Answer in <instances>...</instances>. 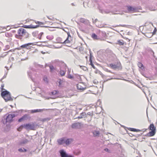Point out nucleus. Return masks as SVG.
Instances as JSON below:
<instances>
[{
  "label": "nucleus",
  "mask_w": 157,
  "mask_h": 157,
  "mask_svg": "<svg viewBox=\"0 0 157 157\" xmlns=\"http://www.w3.org/2000/svg\"><path fill=\"white\" fill-rule=\"evenodd\" d=\"M5 67L6 68V71H5V74H6V75H7V72H8V70L9 69V68H8V67H7V66H6Z\"/></svg>",
  "instance_id": "5fc2aeb1"
},
{
  "label": "nucleus",
  "mask_w": 157,
  "mask_h": 157,
  "mask_svg": "<svg viewBox=\"0 0 157 157\" xmlns=\"http://www.w3.org/2000/svg\"><path fill=\"white\" fill-rule=\"evenodd\" d=\"M81 123L77 122L72 124L71 127L73 128H80L81 127Z\"/></svg>",
  "instance_id": "f8f14e48"
},
{
  "label": "nucleus",
  "mask_w": 157,
  "mask_h": 157,
  "mask_svg": "<svg viewBox=\"0 0 157 157\" xmlns=\"http://www.w3.org/2000/svg\"><path fill=\"white\" fill-rule=\"evenodd\" d=\"M44 81L46 83H48V79H43Z\"/></svg>",
  "instance_id": "e2e57ef3"
},
{
  "label": "nucleus",
  "mask_w": 157,
  "mask_h": 157,
  "mask_svg": "<svg viewBox=\"0 0 157 157\" xmlns=\"http://www.w3.org/2000/svg\"><path fill=\"white\" fill-rule=\"evenodd\" d=\"M4 87V84H2L1 85V91H3V90H6V89L3 88V87Z\"/></svg>",
  "instance_id": "603ef678"
},
{
  "label": "nucleus",
  "mask_w": 157,
  "mask_h": 157,
  "mask_svg": "<svg viewBox=\"0 0 157 157\" xmlns=\"http://www.w3.org/2000/svg\"><path fill=\"white\" fill-rule=\"evenodd\" d=\"M28 75L29 76V77L30 78H32V77L31 75L32 73L31 71H29L28 72Z\"/></svg>",
  "instance_id": "de8ad7c7"
},
{
  "label": "nucleus",
  "mask_w": 157,
  "mask_h": 157,
  "mask_svg": "<svg viewBox=\"0 0 157 157\" xmlns=\"http://www.w3.org/2000/svg\"><path fill=\"white\" fill-rule=\"evenodd\" d=\"M16 116V115L15 114H9L6 117H5V116L4 117V118H2V122L4 124H6L7 123H10L13 121V118Z\"/></svg>",
  "instance_id": "7ed1b4c3"
},
{
  "label": "nucleus",
  "mask_w": 157,
  "mask_h": 157,
  "mask_svg": "<svg viewBox=\"0 0 157 157\" xmlns=\"http://www.w3.org/2000/svg\"><path fill=\"white\" fill-rule=\"evenodd\" d=\"M28 115L27 114L24 115L18 120V121L19 122H20L22 121L27 120L28 118Z\"/></svg>",
  "instance_id": "2eb2a0df"
},
{
  "label": "nucleus",
  "mask_w": 157,
  "mask_h": 157,
  "mask_svg": "<svg viewBox=\"0 0 157 157\" xmlns=\"http://www.w3.org/2000/svg\"><path fill=\"white\" fill-rule=\"evenodd\" d=\"M24 124H21L18 128H17V130L18 131H21L22 129L24 128Z\"/></svg>",
  "instance_id": "72a5a7b5"
},
{
  "label": "nucleus",
  "mask_w": 157,
  "mask_h": 157,
  "mask_svg": "<svg viewBox=\"0 0 157 157\" xmlns=\"http://www.w3.org/2000/svg\"><path fill=\"white\" fill-rule=\"evenodd\" d=\"M128 129L129 130H130L132 131H133V132H137L142 131V130H140L139 129H136V128H128Z\"/></svg>",
  "instance_id": "393cba45"
},
{
  "label": "nucleus",
  "mask_w": 157,
  "mask_h": 157,
  "mask_svg": "<svg viewBox=\"0 0 157 157\" xmlns=\"http://www.w3.org/2000/svg\"><path fill=\"white\" fill-rule=\"evenodd\" d=\"M156 133V132L154 131L153 130L150 131L148 133H147L145 135L146 136H152L155 135Z\"/></svg>",
  "instance_id": "f3484780"
},
{
  "label": "nucleus",
  "mask_w": 157,
  "mask_h": 157,
  "mask_svg": "<svg viewBox=\"0 0 157 157\" xmlns=\"http://www.w3.org/2000/svg\"><path fill=\"white\" fill-rule=\"evenodd\" d=\"M71 72V69H69V68H68V71L67 72V78H73L75 77H74L73 75H72L70 74Z\"/></svg>",
  "instance_id": "6ab92c4d"
},
{
  "label": "nucleus",
  "mask_w": 157,
  "mask_h": 157,
  "mask_svg": "<svg viewBox=\"0 0 157 157\" xmlns=\"http://www.w3.org/2000/svg\"><path fill=\"white\" fill-rule=\"evenodd\" d=\"M18 151L21 152H26L27 151V150L24 148H20L18 149Z\"/></svg>",
  "instance_id": "c85d7f7f"
},
{
  "label": "nucleus",
  "mask_w": 157,
  "mask_h": 157,
  "mask_svg": "<svg viewBox=\"0 0 157 157\" xmlns=\"http://www.w3.org/2000/svg\"><path fill=\"white\" fill-rule=\"evenodd\" d=\"M24 128L27 130H35L36 128L35 125L33 123L24 124Z\"/></svg>",
  "instance_id": "20e7f679"
},
{
  "label": "nucleus",
  "mask_w": 157,
  "mask_h": 157,
  "mask_svg": "<svg viewBox=\"0 0 157 157\" xmlns=\"http://www.w3.org/2000/svg\"><path fill=\"white\" fill-rule=\"evenodd\" d=\"M21 28L19 29L17 31L18 34H15V36L16 38L19 39L21 41H23V35L21 34Z\"/></svg>",
  "instance_id": "6e6552de"
},
{
  "label": "nucleus",
  "mask_w": 157,
  "mask_h": 157,
  "mask_svg": "<svg viewBox=\"0 0 157 157\" xmlns=\"http://www.w3.org/2000/svg\"><path fill=\"white\" fill-rule=\"evenodd\" d=\"M47 109H33L31 110L30 112L32 113H38V112H43V111L45 110H47Z\"/></svg>",
  "instance_id": "4468645a"
},
{
  "label": "nucleus",
  "mask_w": 157,
  "mask_h": 157,
  "mask_svg": "<svg viewBox=\"0 0 157 157\" xmlns=\"http://www.w3.org/2000/svg\"><path fill=\"white\" fill-rule=\"evenodd\" d=\"M72 40L71 39H70L68 37H67L66 40L63 41V44H67L70 43L71 41Z\"/></svg>",
  "instance_id": "bb28decb"
},
{
  "label": "nucleus",
  "mask_w": 157,
  "mask_h": 157,
  "mask_svg": "<svg viewBox=\"0 0 157 157\" xmlns=\"http://www.w3.org/2000/svg\"><path fill=\"white\" fill-rule=\"evenodd\" d=\"M47 38L50 40H51L53 38V37L52 36H47Z\"/></svg>",
  "instance_id": "ea45409f"
},
{
  "label": "nucleus",
  "mask_w": 157,
  "mask_h": 157,
  "mask_svg": "<svg viewBox=\"0 0 157 157\" xmlns=\"http://www.w3.org/2000/svg\"><path fill=\"white\" fill-rule=\"evenodd\" d=\"M81 69H83V70H84L85 71H86L87 70V68L86 67H85V66H81Z\"/></svg>",
  "instance_id": "49530a36"
},
{
  "label": "nucleus",
  "mask_w": 157,
  "mask_h": 157,
  "mask_svg": "<svg viewBox=\"0 0 157 157\" xmlns=\"http://www.w3.org/2000/svg\"><path fill=\"white\" fill-rule=\"evenodd\" d=\"M59 92L58 90H55L52 91L50 93V95H54L59 93Z\"/></svg>",
  "instance_id": "cd10ccee"
},
{
  "label": "nucleus",
  "mask_w": 157,
  "mask_h": 157,
  "mask_svg": "<svg viewBox=\"0 0 157 157\" xmlns=\"http://www.w3.org/2000/svg\"><path fill=\"white\" fill-rule=\"evenodd\" d=\"M65 83L64 79H58L56 82V84L59 87H62L64 86Z\"/></svg>",
  "instance_id": "0eeeda50"
},
{
  "label": "nucleus",
  "mask_w": 157,
  "mask_h": 157,
  "mask_svg": "<svg viewBox=\"0 0 157 157\" xmlns=\"http://www.w3.org/2000/svg\"><path fill=\"white\" fill-rule=\"evenodd\" d=\"M21 34H22L23 35L27 33L25 29L22 28H21Z\"/></svg>",
  "instance_id": "e433bc0d"
},
{
  "label": "nucleus",
  "mask_w": 157,
  "mask_h": 157,
  "mask_svg": "<svg viewBox=\"0 0 157 157\" xmlns=\"http://www.w3.org/2000/svg\"><path fill=\"white\" fill-rule=\"evenodd\" d=\"M92 133L93 134L94 137L98 136H99L100 133L99 131L95 130L92 132Z\"/></svg>",
  "instance_id": "4be33fe9"
},
{
  "label": "nucleus",
  "mask_w": 157,
  "mask_h": 157,
  "mask_svg": "<svg viewBox=\"0 0 157 157\" xmlns=\"http://www.w3.org/2000/svg\"><path fill=\"white\" fill-rule=\"evenodd\" d=\"M156 28H155L154 29L153 32L152 33H150V34H151V36H152L153 35L155 34L156 33Z\"/></svg>",
  "instance_id": "c03bdc74"
},
{
  "label": "nucleus",
  "mask_w": 157,
  "mask_h": 157,
  "mask_svg": "<svg viewBox=\"0 0 157 157\" xmlns=\"http://www.w3.org/2000/svg\"><path fill=\"white\" fill-rule=\"evenodd\" d=\"M124 42L122 40H119L117 41V44L120 45H122L124 44Z\"/></svg>",
  "instance_id": "473e14b6"
},
{
  "label": "nucleus",
  "mask_w": 157,
  "mask_h": 157,
  "mask_svg": "<svg viewBox=\"0 0 157 157\" xmlns=\"http://www.w3.org/2000/svg\"><path fill=\"white\" fill-rule=\"evenodd\" d=\"M87 115L91 116H93V112L92 111V112H89L87 113Z\"/></svg>",
  "instance_id": "09e8293b"
},
{
  "label": "nucleus",
  "mask_w": 157,
  "mask_h": 157,
  "mask_svg": "<svg viewBox=\"0 0 157 157\" xmlns=\"http://www.w3.org/2000/svg\"><path fill=\"white\" fill-rule=\"evenodd\" d=\"M90 62V65L92 66V67L94 69L95 68V67L94 66V65L92 63V61H91V62Z\"/></svg>",
  "instance_id": "6e6d98bb"
},
{
  "label": "nucleus",
  "mask_w": 157,
  "mask_h": 157,
  "mask_svg": "<svg viewBox=\"0 0 157 157\" xmlns=\"http://www.w3.org/2000/svg\"><path fill=\"white\" fill-rule=\"evenodd\" d=\"M104 151H105L108 152H109V151H110L109 149L108 148H105L104 149Z\"/></svg>",
  "instance_id": "680f3d73"
},
{
  "label": "nucleus",
  "mask_w": 157,
  "mask_h": 157,
  "mask_svg": "<svg viewBox=\"0 0 157 157\" xmlns=\"http://www.w3.org/2000/svg\"><path fill=\"white\" fill-rule=\"evenodd\" d=\"M75 75L76 76V78H77L78 79V78H81V77L80 76V75H79L77 74V75Z\"/></svg>",
  "instance_id": "13d9d810"
},
{
  "label": "nucleus",
  "mask_w": 157,
  "mask_h": 157,
  "mask_svg": "<svg viewBox=\"0 0 157 157\" xmlns=\"http://www.w3.org/2000/svg\"><path fill=\"white\" fill-rule=\"evenodd\" d=\"M90 56L89 60H90V62H91V61L92 60L91 58L93 57V56L91 54V53L90 52Z\"/></svg>",
  "instance_id": "bf43d9fd"
},
{
  "label": "nucleus",
  "mask_w": 157,
  "mask_h": 157,
  "mask_svg": "<svg viewBox=\"0 0 157 157\" xmlns=\"http://www.w3.org/2000/svg\"><path fill=\"white\" fill-rule=\"evenodd\" d=\"M81 153V151L80 150L76 151L74 152V154L76 155H78L80 154Z\"/></svg>",
  "instance_id": "4c0bfd02"
},
{
  "label": "nucleus",
  "mask_w": 157,
  "mask_h": 157,
  "mask_svg": "<svg viewBox=\"0 0 157 157\" xmlns=\"http://www.w3.org/2000/svg\"><path fill=\"white\" fill-rule=\"evenodd\" d=\"M154 74L153 75L155 76L157 75V67H155L154 69Z\"/></svg>",
  "instance_id": "f704fd0d"
},
{
  "label": "nucleus",
  "mask_w": 157,
  "mask_h": 157,
  "mask_svg": "<svg viewBox=\"0 0 157 157\" xmlns=\"http://www.w3.org/2000/svg\"><path fill=\"white\" fill-rule=\"evenodd\" d=\"M109 66L111 68L117 70H121L122 68L120 63H117L116 64L110 63L109 64Z\"/></svg>",
  "instance_id": "39448f33"
},
{
  "label": "nucleus",
  "mask_w": 157,
  "mask_h": 157,
  "mask_svg": "<svg viewBox=\"0 0 157 157\" xmlns=\"http://www.w3.org/2000/svg\"><path fill=\"white\" fill-rule=\"evenodd\" d=\"M77 34L78 36H79V37L81 38V39L82 40V37L80 35V34L79 33L77 32Z\"/></svg>",
  "instance_id": "0e129e2a"
},
{
  "label": "nucleus",
  "mask_w": 157,
  "mask_h": 157,
  "mask_svg": "<svg viewBox=\"0 0 157 157\" xmlns=\"http://www.w3.org/2000/svg\"><path fill=\"white\" fill-rule=\"evenodd\" d=\"M48 67H49L50 68V71L51 73H53L55 71H58L56 67H54L52 65H48Z\"/></svg>",
  "instance_id": "ddd939ff"
},
{
  "label": "nucleus",
  "mask_w": 157,
  "mask_h": 157,
  "mask_svg": "<svg viewBox=\"0 0 157 157\" xmlns=\"http://www.w3.org/2000/svg\"><path fill=\"white\" fill-rule=\"evenodd\" d=\"M14 60V58L11 55L10 57L9 58V61L11 62V61H13Z\"/></svg>",
  "instance_id": "a19ab883"
},
{
  "label": "nucleus",
  "mask_w": 157,
  "mask_h": 157,
  "mask_svg": "<svg viewBox=\"0 0 157 157\" xmlns=\"http://www.w3.org/2000/svg\"><path fill=\"white\" fill-rule=\"evenodd\" d=\"M56 41L59 43H63V41L62 40V39L59 37H57L56 39Z\"/></svg>",
  "instance_id": "c756f323"
},
{
  "label": "nucleus",
  "mask_w": 157,
  "mask_h": 157,
  "mask_svg": "<svg viewBox=\"0 0 157 157\" xmlns=\"http://www.w3.org/2000/svg\"><path fill=\"white\" fill-rule=\"evenodd\" d=\"M36 23V24H38L39 25H44V23L42 22H40L39 21H37L35 22Z\"/></svg>",
  "instance_id": "3c124183"
},
{
  "label": "nucleus",
  "mask_w": 157,
  "mask_h": 157,
  "mask_svg": "<svg viewBox=\"0 0 157 157\" xmlns=\"http://www.w3.org/2000/svg\"><path fill=\"white\" fill-rule=\"evenodd\" d=\"M68 36L67 37H68V38L70 39H71V36L70 35V33L69 32L67 33Z\"/></svg>",
  "instance_id": "4d7b16f0"
},
{
  "label": "nucleus",
  "mask_w": 157,
  "mask_h": 157,
  "mask_svg": "<svg viewBox=\"0 0 157 157\" xmlns=\"http://www.w3.org/2000/svg\"><path fill=\"white\" fill-rule=\"evenodd\" d=\"M42 121L43 122H44L45 121H47L46 118H45L42 119Z\"/></svg>",
  "instance_id": "774afa93"
},
{
  "label": "nucleus",
  "mask_w": 157,
  "mask_h": 157,
  "mask_svg": "<svg viewBox=\"0 0 157 157\" xmlns=\"http://www.w3.org/2000/svg\"><path fill=\"white\" fill-rule=\"evenodd\" d=\"M7 52H6L5 53V55H3V56H0V57H4V56H6V55H7Z\"/></svg>",
  "instance_id": "338daca9"
},
{
  "label": "nucleus",
  "mask_w": 157,
  "mask_h": 157,
  "mask_svg": "<svg viewBox=\"0 0 157 157\" xmlns=\"http://www.w3.org/2000/svg\"><path fill=\"white\" fill-rule=\"evenodd\" d=\"M1 95L6 102H7L8 101H12L13 100V99L11 97L10 93L6 90L1 91Z\"/></svg>",
  "instance_id": "f03ea898"
},
{
  "label": "nucleus",
  "mask_w": 157,
  "mask_h": 157,
  "mask_svg": "<svg viewBox=\"0 0 157 157\" xmlns=\"http://www.w3.org/2000/svg\"><path fill=\"white\" fill-rule=\"evenodd\" d=\"M29 142V140L27 139H25L24 140H22L20 142V144L21 145L27 143Z\"/></svg>",
  "instance_id": "a878e982"
},
{
  "label": "nucleus",
  "mask_w": 157,
  "mask_h": 157,
  "mask_svg": "<svg viewBox=\"0 0 157 157\" xmlns=\"http://www.w3.org/2000/svg\"><path fill=\"white\" fill-rule=\"evenodd\" d=\"M138 66L140 69L142 71L144 70L145 69L143 64L140 62H139L138 63Z\"/></svg>",
  "instance_id": "5701e85b"
},
{
  "label": "nucleus",
  "mask_w": 157,
  "mask_h": 157,
  "mask_svg": "<svg viewBox=\"0 0 157 157\" xmlns=\"http://www.w3.org/2000/svg\"><path fill=\"white\" fill-rule=\"evenodd\" d=\"M93 82L94 84H96L98 83V81L96 79H94Z\"/></svg>",
  "instance_id": "864d4df0"
},
{
  "label": "nucleus",
  "mask_w": 157,
  "mask_h": 157,
  "mask_svg": "<svg viewBox=\"0 0 157 157\" xmlns=\"http://www.w3.org/2000/svg\"><path fill=\"white\" fill-rule=\"evenodd\" d=\"M23 36H25V38H29V34L28 33H27L23 35Z\"/></svg>",
  "instance_id": "37998d69"
},
{
  "label": "nucleus",
  "mask_w": 157,
  "mask_h": 157,
  "mask_svg": "<svg viewBox=\"0 0 157 157\" xmlns=\"http://www.w3.org/2000/svg\"><path fill=\"white\" fill-rule=\"evenodd\" d=\"M122 80H124L125 81H127V82H130L131 83H133V84H134L135 85H136V84L135 83H134V81H132V80H127L126 79H122Z\"/></svg>",
  "instance_id": "79ce46f5"
},
{
  "label": "nucleus",
  "mask_w": 157,
  "mask_h": 157,
  "mask_svg": "<svg viewBox=\"0 0 157 157\" xmlns=\"http://www.w3.org/2000/svg\"><path fill=\"white\" fill-rule=\"evenodd\" d=\"M10 48V46L9 45H7L6 46L5 48L4 49V50L6 51L7 50L9 49Z\"/></svg>",
  "instance_id": "8fccbe9b"
},
{
  "label": "nucleus",
  "mask_w": 157,
  "mask_h": 157,
  "mask_svg": "<svg viewBox=\"0 0 157 157\" xmlns=\"http://www.w3.org/2000/svg\"><path fill=\"white\" fill-rule=\"evenodd\" d=\"M38 31H35L32 33V35L34 37H36L37 34H38Z\"/></svg>",
  "instance_id": "58836bf2"
},
{
  "label": "nucleus",
  "mask_w": 157,
  "mask_h": 157,
  "mask_svg": "<svg viewBox=\"0 0 157 157\" xmlns=\"http://www.w3.org/2000/svg\"><path fill=\"white\" fill-rule=\"evenodd\" d=\"M64 143H65L67 145H68L70 144V141L69 139H67L65 140L64 139Z\"/></svg>",
  "instance_id": "2f4dec72"
},
{
  "label": "nucleus",
  "mask_w": 157,
  "mask_h": 157,
  "mask_svg": "<svg viewBox=\"0 0 157 157\" xmlns=\"http://www.w3.org/2000/svg\"><path fill=\"white\" fill-rule=\"evenodd\" d=\"M148 51L150 53L151 55H153L154 58H155V56L154 55V52L151 48H149Z\"/></svg>",
  "instance_id": "7c9ffc66"
},
{
  "label": "nucleus",
  "mask_w": 157,
  "mask_h": 157,
  "mask_svg": "<svg viewBox=\"0 0 157 157\" xmlns=\"http://www.w3.org/2000/svg\"><path fill=\"white\" fill-rule=\"evenodd\" d=\"M55 63L56 66L59 67L60 71L59 73V75L61 76L65 75L66 71L67 66L63 62L56 60L55 61Z\"/></svg>",
  "instance_id": "f257e3e1"
},
{
  "label": "nucleus",
  "mask_w": 157,
  "mask_h": 157,
  "mask_svg": "<svg viewBox=\"0 0 157 157\" xmlns=\"http://www.w3.org/2000/svg\"><path fill=\"white\" fill-rule=\"evenodd\" d=\"M43 33V32H41L38 35V37L39 39H41V36Z\"/></svg>",
  "instance_id": "a18cd8bd"
},
{
  "label": "nucleus",
  "mask_w": 157,
  "mask_h": 157,
  "mask_svg": "<svg viewBox=\"0 0 157 157\" xmlns=\"http://www.w3.org/2000/svg\"><path fill=\"white\" fill-rule=\"evenodd\" d=\"M59 152L61 157H69L71 155L67 154L66 151L63 149L60 150Z\"/></svg>",
  "instance_id": "1a4fd4ad"
},
{
  "label": "nucleus",
  "mask_w": 157,
  "mask_h": 157,
  "mask_svg": "<svg viewBox=\"0 0 157 157\" xmlns=\"http://www.w3.org/2000/svg\"><path fill=\"white\" fill-rule=\"evenodd\" d=\"M57 142L59 145H61L64 143V138L63 137L60 139H58Z\"/></svg>",
  "instance_id": "412c9836"
},
{
  "label": "nucleus",
  "mask_w": 157,
  "mask_h": 157,
  "mask_svg": "<svg viewBox=\"0 0 157 157\" xmlns=\"http://www.w3.org/2000/svg\"><path fill=\"white\" fill-rule=\"evenodd\" d=\"M77 89L82 92L85 90L86 89V87L84 85L83 82H80L77 85Z\"/></svg>",
  "instance_id": "423d86ee"
},
{
  "label": "nucleus",
  "mask_w": 157,
  "mask_h": 157,
  "mask_svg": "<svg viewBox=\"0 0 157 157\" xmlns=\"http://www.w3.org/2000/svg\"><path fill=\"white\" fill-rule=\"evenodd\" d=\"M86 117V114L85 112H84L81 113L79 116L75 118V119H81Z\"/></svg>",
  "instance_id": "a211bd4d"
},
{
  "label": "nucleus",
  "mask_w": 157,
  "mask_h": 157,
  "mask_svg": "<svg viewBox=\"0 0 157 157\" xmlns=\"http://www.w3.org/2000/svg\"><path fill=\"white\" fill-rule=\"evenodd\" d=\"M136 9L130 6H127V10L128 11H134L136 10Z\"/></svg>",
  "instance_id": "b1692460"
},
{
  "label": "nucleus",
  "mask_w": 157,
  "mask_h": 157,
  "mask_svg": "<svg viewBox=\"0 0 157 157\" xmlns=\"http://www.w3.org/2000/svg\"><path fill=\"white\" fill-rule=\"evenodd\" d=\"M32 44H33L32 43H28L27 44H25L22 45L20 47L17 48L16 49L17 50H20L21 49V48H25L27 49H29L30 48L29 46Z\"/></svg>",
  "instance_id": "9b49d317"
},
{
  "label": "nucleus",
  "mask_w": 157,
  "mask_h": 157,
  "mask_svg": "<svg viewBox=\"0 0 157 157\" xmlns=\"http://www.w3.org/2000/svg\"><path fill=\"white\" fill-rule=\"evenodd\" d=\"M91 37L94 39H97V36L95 33H93Z\"/></svg>",
  "instance_id": "c9c22d12"
},
{
  "label": "nucleus",
  "mask_w": 157,
  "mask_h": 157,
  "mask_svg": "<svg viewBox=\"0 0 157 157\" xmlns=\"http://www.w3.org/2000/svg\"><path fill=\"white\" fill-rule=\"evenodd\" d=\"M141 74L143 75H144L145 77L146 78H148V76H147V75H146L144 73H143V72H141Z\"/></svg>",
  "instance_id": "052dcab7"
},
{
  "label": "nucleus",
  "mask_w": 157,
  "mask_h": 157,
  "mask_svg": "<svg viewBox=\"0 0 157 157\" xmlns=\"http://www.w3.org/2000/svg\"><path fill=\"white\" fill-rule=\"evenodd\" d=\"M79 21L86 25H88L89 24V21L84 18H81L79 19Z\"/></svg>",
  "instance_id": "dca6fc26"
},
{
  "label": "nucleus",
  "mask_w": 157,
  "mask_h": 157,
  "mask_svg": "<svg viewBox=\"0 0 157 157\" xmlns=\"http://www.w3.org/2000/svg\"><path fill=\"white\" fill-rule=\"evenodd\" d=\"M148 129L151 131L153 130L155 132H156V127L154 126V124L153 123L150 124L149 126Z\"/></svg>",
  "instance_id": "aec40b11"
},
{
  "label": "nucleus",
  "mask_w": 157,
  "mask_h": 157,
  "mask_svg": "<svg viewBox=\"0 0 157 157\" xmlns=\"http://www.w3.org/2000/svg\"><path fill=\"white\" fill-rule=\"evenodd\" d=\"M23 27L25 28H28V29H35L39 27H46V26H40L39 25H33L32 24H31L30 25H23Z\"/></svg>",
  "instance_id": "9d476101"
},
{
  "label": "nucleus",
  "mask_w": 157,
  "mask_h": 157,
  "mask_svg": "<svg viewBox=\"0 0 157 157\" xmlns=\"http://www.w3.org/2000/svg\"><path fill=\"white\" fill-rule=\"evenodd\" d=\"M98 21V19H96L94 20L93 19V22L94 23Z\"/></svg>",
  "instance_id": "69168bd1"
}]
</instances>
